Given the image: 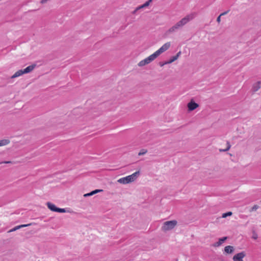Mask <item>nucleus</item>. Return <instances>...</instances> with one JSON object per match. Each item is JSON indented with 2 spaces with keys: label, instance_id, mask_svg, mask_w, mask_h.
<instances>
[{
  "label": "nucleus",
  "instance_id": "nucleus-1",
  "mask_svg": "<svg viewBox=\"0 0 261 261\" xmlns=\"http://www.w3.org/2000/svg\"><path fill=\"white\" fill-rule=\"evenodd\" d=\"M194 16L193 14H190L187 15L186 17L182 18L180 21L177 22L175 25L171 27L167 31L168 33H171L175 32L176 30L183 27L187 24L191 20L193 19Z\"/></svg>",
  "mask_w": 261,
  "mask_h": 261
},
{
  "label": "nucleus",
  "instance_id": "nucleus-2",
  "mask_svg": "<svg viewBox=\"0 0 261 261\" xmlns=\"http://www.w3.org/2000/svg\"><path fill=\"white\" fill-rule=\"evenodd\" d=\"M140 174V171H138L128 176L119 178L117 181L121 184L125 185L135 181Z\"/></svg>",
  "mask_w": 261,
  "mask_h": 261
},
{
  "label": "nucleus",
  "instance_id": "nucleus-3",
  "mask_svg": "<svg viewBox=\"0 0 261 261\" xmlns=\"http://www.w3.org/2000/svg\"><path fill=\"white\" fill-rule=\"evenodd\" d=\"M35 65H32L28 66L27 68H25L24 69H21L19 70L18 71H16L11 77L12 79H14L17 77H18L23 74L24 73H28L30 72H31L35 68Z\"/></svg>",
  "mask_w": 261,
  "mask_h": 261
},
{
  "label": "nucleus",
  "instance_id": "nucleus-4",
  "mask_svg": "<svg viewBox=\"0 0 261 261\" xmlns=\"http://www.w3.org/2000/svg\"><path fill=\"white\" fill-rule=\"evenodd\" d=\"M46 205H47V207L51 211H53V212H58V213H65L66 212L65 209L58 208V207H56V206L54 204H53L50 202H47Z\"/></svg>",
  "mask_w": 261,
  "mask_h": 261
},
{
  "label": "nucleus",
  "instance_id": "nucleus-5",
  "mask_svg": "<svg viewBox=\"0 0 261 261\" xmlns=\"http://www.w3.org/2000/svg\"><path fill=\"white\" fill-rule=\"evenodd\" d=\"M177 221L175 220L166 221L164 223L163 228H173L176 226Z\"/></svg>",
  "mask_w": 261,
  "mask_h": 261
},
{
  "label": "nucleus",
  "instance_id": "nucleus-6",
  "mask_svg": "<svg viewBox=\"0 0 261 261\" xmlns=\"http://www.w3.org/2000/svg\"><path fill=\"white\" fill-rule=\"evenodd\" d=\"M170 46V43L167 42L165 43L161 47H160L158 50H157L154 53L158 56H159L160 54L168 50Z\"/></svg>",
  "mask_w": 261,
  "mask_h": 261
},
{
  "label": "nucleus",
  "instance_id": "nucleus-7",
  "mask_svg": "<svg viewBox=\"0 0 261 261\" xmlns=\"http://www.w3.org/2000/svg\"><path fill=\"white\" fill-rule=\"evenodd\" d=\"M246 254L244 252H241L236 254L233 257V261H244L243 258L245 256Z\"/></svg>",
  "mask_w": 261,
  "mask_h": 261
},
{
  "label": "nucleus",
  "instance_id": "nucleus-8",
  "mask_svg": "<svg viewBox=\"0 0 261 261\" xmlns=\"http://www.w3.org/2000/svg\"><path fill=\"white\" fill-rule=\"evenodd\" d=\"M188 108L189 111H192L198 107V105L193 101H191L188 103Z\"/></svg>",
  "mask_w": 261,
  "mask_h": 261
},
{
  "label": "nucleus",
  "instance_id": "nucleus-9",
  "mask_svg": "<svg viewBox=\"0 0 261 261\" xmlns=\"http://www.w3.org/2000/svg\"><path fill=\"white\" fill-rule=\"evenodd\" d=\"M260 88H261V81L254 83L252 85V90L253 92H256Z\"/></svg>",
  "mask_w": 261,
  "mask_h": 261
},
{
  "label": "nucleus",
  "instance_id": "nucleus-10",
  "mask_svg": "<svg viewBox=\"0 0 261 261\" xmlns=\"http://www.w3.org/2000/svg\"><path fill=\"white\" fill-rule=\"evenodd\" d=\"M152 0H148L145 3H144L143 5H142L137 8H136V10L134 11V13H136V12L141 9L144 8L145 7H146L150 5V3L152 2Z\"/></svg>",
  "mask_w": 261,
  "mask_h": 261
},
{
  "label": "nucleus",
  "instance_id": "nucleus-11",
  "mask_svg": "<svg viewBox=\"0 0 261 261\" xmlns=\"http://www.w3.org/2000/svg\"><path fill=\"white\" fill-rule=\"evenodd\" d=\"M227 238L226 237H224L219 239V241L218 242H216L213 245V246L214 247H218V246H220L222 243H223L226 240Z\"/></svg>",
  "mask_w": 261,
  "mask_h": 261
},
{
  "label": "nucleus",
  "instance_id": "nucleus-12",
  "mask_svg": "<svg viewBox=\"0 0 261 261\" xmlns=\"http://www.w3.org/2000/svg\"><path fill=\"white\" fill-rule=\"evenodd\" d=\"M158 56L156 55L155 53H154L153 54L150 55L149 57L146 58V60L147 61L148 63H150L151 62L153 61L154 59H155Z\"/></svg>",
  "mask_w": 261,
  "mask_h": 261
},
{
  "label": "nucleus",
  "instance_id": "nucleus-13",
  "mask_svg": "<svg viewBox=\"0 0 261 261\" xmlns=\"http://www.w3.org/2000/svg\"><path fill=\"white\" fill-rule=\"evenodd\" d=\"M224 251L227 253H231L234 251V248L232 246H227L224 248Z\"/></svg>",
  "mask_w": 261,
  "mask_h": 261
},
{
  "label": "nucleus",
  "instance_id": "nucleus-14",
  "mask_svg": "<svg viewBox=\"0 0 261 261\" xmlns=\"http://www.w3.org/2000/svg\"><path fill=\"white\" fill-rule=\"evenodd\" d=\"M10 141L8 139H3L0 140V147L7 145L10 143Z\"/></svg>",
  "mask_w": 261,
  "mask_h": 261
},
{
  "label": "nucleus",
  "instance_id": "nucleus-15",
  "mask_svg": "<svg viewBox=\"0 0 261 261\" xmlns=\"http://www.w3.org/2000/svg\"><path fill=\"white\" fill-rule=\"evenodd\" d=\"M147 64H148V63L147 62V61L146 59L145 58V59L141 61L138 63V65L139 66L142 67V66H145V65H147Z\"/></svg>",
  "mask_w": 261,
  "mask_h": 261
},
{
  "label": "nucleus",
  "instance_id": "nucleus-16",
  "mask_svg": "<svg viewBox=\"0 0 261 261\" xmlns=\"http://www.w3.org/2000/svg\"><path fill=\"white\" fill-rule=\"evenodd\" d=\"M178 58H177V57H176L175 56H173V57H172L171 58V59H170V60H169L168 61L166 62L165 64H171L172 63V62H173L174 61H175V60H176ZM164 65V64H163L162 65Z\"/></svg>",
  "mask_w": 261,
  "mask_h": 261
},
{
  "label": "nucleus",
  "instance_id": "nucleus-17",
  "mask_svg": "<svg viewBox=\"0 0 261 261\" xmlns=\"http://www.w3.org/2000/svg\"><path fill=\"white\" fill-rule=\"evenodd\" d=\"M232 213L231 212H228L227 213L222 214V218H225L227 217L232 216Z\"/></svg>",
  "mask_w": 261,
  "mask_h": 261
},
{
  "label": "nucleus",
  "instance_id": "nucleus-18",
  "mask_svg": "<svg viewBox=\"0 0 261 261\" xmlns=\"http://www.w3.org/2000/svg\"><path fill=\"white\" fill-rule=\"evenodd\" d=\"M230 146H230L229 143L227 142V147H226V148H225V149H220L219 151H221H221H226L230 149Z\"/></svg>",
  "mask_w": 261,
  "mask_h": 261
},
{
  "label": "nucleus",
  "instance_id": "nucleus-19",
  "mask_svg": "<svg viewBox=\"0 0 261 261\" xmlns=\"http://www.w3.org/2000/svg\"><path fill=\"white\" fill-rule=\"evenodd\" d=\"M147 152V150L146 149H142L138 153V155L139 156L144 155Z\"/></svg>",
  "mask_w": 261,
  "mask_h": 261
},
{
  "label": "nucleus",
  "instance_id": "nucleus-20",
  "mask_svg": "<svg viewBox=\"0 0 261 261\" xmlns=\"http://www.w3.org/2000/svg\"><path fill=\"white\" fill-rule=\"evenodd\" d=\"M258 208H259V206L258 205H254L253 206H252L251 208V209L250 210V212H252L256 211Z\"/></svg>",
  "mask_w": 261,
  "mask_h": 261
},
{
  "label": "nucleus",
  "instance_id": "nucleus-21",
  "mask_svg": "<svg viewBox=\"0 0 261 261\" xmlns=\"http://www.w3.org/2000/svg\"><path fill=\"white\" fill-rule=\"evenodd\" d=\"M30 225H31V224L18 225V226H15L14 228H16V229L21 228V227H27V226H30Z\"/></svg>",
  "mask_w": 261,
  "mask_h": 261
},
{
  "label": "nucleus",
  "instance_id": "nucleus-22",
  "mask_svg": "<svg viewBox=\"0 0 261 261\" xmlns=\"http://www.w3.org/2000/svg\"><path fill=\"white\" fill-rule=\"evenodd\" d=\"M102 190H98V189H97V190H94V191L91 192V195L92 196L94 194H95L96 193H98L102 192Z\"/></svg>",
  "mask_w": 261,
  "mask_h": 261
},
{
  "label": "nucleus",
  "instance_id": "nucleus-23",
  "mask_svg": "<svg viewBox=\"0 0 261 261\" xmlns=\"http://www.w3.org/2000/svg\"><path fill=\"white\" fill-rule=\"evenodd\" d=\"M257 238H258L257 234L255 232V231H253L252 238L254 240H256L257 239Z\"/></svg>",
  "mask_w": 261,
  "mask_h": 261
},
{
  "label": "nucleus",
  "instance_id": "nucleus-24",
  "mask_svg": "<svg viewBox=\"0 0 261 261\" xmlns=\"http://www.w3.org/2000/svg\"><path fill=\"white\" fill-rule=\"evenodd\" d=\"M221 16L220 15L217 17V21L218 22V23H220V21H221Z\"/></svg>",
  "mask_w": 261,
  "mask_h": 261
},
{
  "label": "nucleus",
  "instance_id": "nucleus-25",
  "mask_svg": "<svg viewBox=\"0 0 261 261\" xmlns=\"http://www.w3.org/2000/svg\"><path fill=\"white\" fill-rule=\"evenodd\" d=\"M92 196L91 194V192L90 193H87V194H85L84 195V197H88V196Z\"/></svg>",
  "mask_w": 261,
  "mask_h": 261
},
{
  "label": "nucleus",
  "instance_id": "nucleus-26",
  "mask_svg": "<svg viewBox=\"0 0 261 261\" xmlns=\"http://www.w3.org/2000/svg\"><path fill=\"white\" fill-rule=\"evenodd\" d=\"M11 163V161H5L3 162H0V164H9Z\"/></svg>",
  "mask_w": 261,
  "mask_h": 261
},
{
  "label": "nucleus",
  "instance_id": "nucleus-27",
  "mask_svg": "<svg viewBox=\"0 0 261 261\" xmlns=\"http://www.w3.org/2000/svg\"><path fill=\"white\" fill-rule=\"evenodd\" d=\"M48 0H41L40 3L42 4L46 3L47 2Z\"/></svg>",
  "mask_w": 261,
  "mask_h": 261
},
{
  "label": "nucleus",
  "instance_id": "nucleus-28",
  "mask_svg": "<svg viewBox=\"0 0 261 261\" xmlns=\"http://www.w3.org/2000/svg\"><path fill=\"white\" fill-rule=\"evenodd\" d=\"M181 54V51H179L177 54L175 56L176 57H177V58H178L179 56H180V55Z\"/></svg>",
  "mask_w": 261,
  "mask_h": 261
},
{
  "label": "nucleus",
  "instance_id": "nucleus-29",
  "mask_svg": "<svg viewBox=\"0 0 261 261\" xmlns=\"http://www.w3.org/2000/svg\"><path fill=\"white\" fill-rule=\"evenodd\" d=\"M227 13H228V11H226V12H223V13H221V14H220V16H222V15H225V14H226Z\"/></svg>",
  "mask_w": 261,
  "mask_h": 261
},
{
  "label": "nucleus",
  "instance_id": "nucleus-30",
  "mask_svg": "<svg viewBox=\"0 0 261 261\" xmlns=\"http://www.w3.org/2000/svg\"><path fill=\"white\" fill-rule=\"evenodd\" d=\"M16 229H10L9 231H8V232H12V231H15L16 230Z\"/></svg>",
  "mask_w": 261,
  "mask_h": 261
},
{
  "label": "nucleus",
  "instance_id": "nucleus-31",
  "mask_svg": "<svg viewBox=\"0 0 261 261\" xmlns=\"http://www.w3.org/2000/svg\"><path fill=\"white\" fill-rule=\"evenodd\" d=\"M260 202H261V200H260Z\"/></svg>",
  "mask_w": 261,
  "mask_h": 261
}]
</instances>
